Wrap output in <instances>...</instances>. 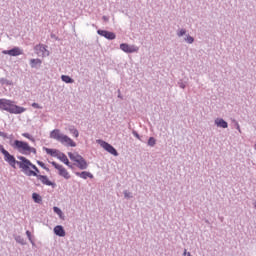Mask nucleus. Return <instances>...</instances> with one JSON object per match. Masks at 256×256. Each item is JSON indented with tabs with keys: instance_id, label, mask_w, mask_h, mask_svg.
<instances>
[{
	"instance_id": "15",
	"label": "nucleus",
	"mask_w": 256,
	"mask_h": 256,
	"mask_svg": "<svg viewBox=\"0 0 256 256\" xmlns=\"http://www.w3.org/2000/svg\"><path fill=\"white\" fill-rule=\"evenodd\" d=\"M215 125H217V127H221L222 129H227V127H229L227 122L221 118H217L215 120Z\"/></svg>"
},
{
	"instance_id": "14",
	"label": "nucleus",
	"mask_w": 256,
	"mask_h": 256,
	"mask_svg": "<svg viewBox=\"0 0 256 256\" xmlns=\"http://www.w3.org/2000/svg\"><path fill=\"white\" fill-rule=\"evenodd\" d=\"M54 233L55 235H57L58 237H65V229L63 228V226L61 225H57L54 228Z\"/></svg>"
},
{
	"instance_id": "3",
	"label": "nucleus",
	"mask_w": 256,
	"mask_h": 256,
	"mask_svg": "<svg viewBox=\"0 0 256 256\" xmlns=\"http://www.w3.org/2000/svg\"><path fill=\"white\" fill-rule=\"evenodd\" d=\"M18 159L19 162H17V165H19L24 175L27 177H33V175H37V173L33 171V169H35V165L31 163V160L27 159L25 156H18Z\"/></svg>"
},
{
	"instance_id": "33",
	"label": "nucleus",
	"mask_w": 256,
	"mask_h": 256,
	"mask_svg": "<svg viewBox=\"0 0 256 256\" xmlns=\"http://www.w3.org/2000/svg\"><path fill=\"white\" fill-rule=\"evenodd\" d=\"M129 195H130V194H129L128 191H125V192H124V196H125V197H129Z\"/></svg>"
},
{
	"instance_id": "18",
	"label": "nucleus",
	"mask_w": 256,
	"mask_h": 256,
	"mask_svg": "<svg viewBox=\"0 0 256 256\" xmlns=\"http://www.w3.org/2000/svg\"><path fill=\"white\" fill-rule=\"evenodd\" d=\"M76 163H77L78 169H82V170L87 169V161H85L84 157L80 158Z\"/></svg>"
},
{
	"instance_id": "8",
	"label": "nucleus",
	"mask_w": 256,
	"mask_h": 256,
	"mask_svg": "<svg viewBox=\"0 0 256 256\" xmlns=\"http://www.w3.org/2000/svg\"><path fill=\"white\" fill-rule=\"evenodd\" d=\"M3 55H10V57H19V55H22L23 52L19 47H15L11 50H3L2 51Z\"/></svg>"
},
{
	"instance_id": "11",
	"label": "nucleus",
	"mask_w": 256,
	"mask_h": 256,
	"mask_svg": "<svg viewBox=\"0 0 256 256\" xmlns=\"http://www.w3.org/2000/svg\"><path fill=\"white\" fill-rule=\"evenodd\" d=\"M35 50L38 51V55L39 53H41L42 57H49V52L47 51V46L43 45V44H39L35 47Z\"/></svg>"
},
{
	"instance_id": "26",
	"label": "nucleus",
	"mask_w": 256,
	"mask_h": 256,
	"mask_svg": "<svg viewBox=\"0 0 256 256\" xmlns=\"http://www.w3.org/2000/svg\"><path fill=\"white\" fill-rule=\"evenodd\" d=\"M148 145H150V147H153L155 145V138L150 137L148 140Z\"/></svg>"
},
{
	"instance_id": "19",
	"label": "nucleus",
	"mask_w": 256,
	"mask_h": 256,
	"mask_svg": "<svg viewBox=\"0 0 256 256\" xmlns=\"http://www.w3.org/2000/svg\"><path fill=\"white\" fill-rule=\"evenodd\" d=\"M76 175L77 177H81V179H87L88 177L90 179H93V174H91L90 172H77Z\"/></svg>"
},
{
	"instance_id": "23",
	"label": "nucleus",
	"mask_w": 256,
	"mask_h": 256,
	"mask_svg": "<svg viewBox=\"0 0 256 256\" xmlns=\"http://www.w3.org/2000/svg\"><path fill=\"white\" fill-rule=\"evenodd\" d=\"M61 79H62V81H64V83H73L74 82V80L71 77H69L68 75H62Z\"/></svg>"
},
{
	"instance_id": "31",
	"label": "nucleus",
	"mask_w": 256,
	"mask_h": 256,
	"mask_svg": "<svg viewBox=\"0 0 256 256\" xmlns=\"http://www.w3.org/2000/svg\"><path fill=\"white\" fill-rule=\"evenodd\" d=\"M32 107H34V109H41L38 103H33Z\"/></svg>"
},
{
	"instance_id": "13",
	"label": "nucleus",
	"mask_w": 256,
	"mask_h": 256,
	"mask_svg": "<svg viewBox=\"0 0 256 256\" xmlns=\"http://www.w3.org/2000/svg\"><path fill=\"white\" fill-rule=\"evenodd\" d=\"M38 181H41V183L43 185H47L48 187H53V182H51V180H49V177L45 176V175H40L38 176Z\"/></svg>"
},
{
	"instance_id": "29",
	"label": "nucleus",
	"mask_w": 256,
	"mask_h": 256,
	"mask_svg": "<svg viewBox=\"0 0 256 256\" xmlns=\"http://www.w3.org/2000/svg\"><path fill=\"white\" fill-rule=\"evenodd\" d=\"M186 31L185 29H181L179 32H178V37H183V35H185Z\"/></svg>"
},
{
	"instance_id": "24",
	"label": "nucleus",
	"mask_w": 256,
	"mask_h": 256,
	"mask_svg": "<svg viewBox=\"0 0 256 256\" xmlns=\"http://www.w3.org/2000/svg\"><path fill=\"white\" fill-rule=\"evenodd\" d=\"M54 213H57V215L60 217V219H63V211L59 209V207L55 206L53 208Z\"/></svg>"
},
{
	"instance_id": "10",
	"label": "nucleus",
	"mask_w": 256,
	"mask_h": 256,
	"mask_svg": "<svg viewBox=\"0 0 256 256\" xmlns=\"http://www.w3.org/2000/svg\"><path fill=\"white\" fill-rule=\"evenodd\" d=\"M97 33L98 35H101V37H105V39H109L110 41H113V39L116 37L115 33L107 30H98Z\"/></svg>"
},
{
	"instance_id": "16",
	"label": "nucleus",
	"mask_w": 256,
	"mask_h": 256,
	"mask_svg": "<svg viewBox=\"0 0 256 256\" xmlns=\"http://www.w3.org/2000/svg\"><path fill=\"white\" fill-rule=\"evenodd\" d=\"M44 151L47 153V155H50L51 157H59L60 152L57 149L44 148Z\"/></svg>"
},
{
	"instance_id": "25",
	"label": "nucleus",
	"mask_w": 256,
	"mask_h": 256,
	"mask_svg": "<svg viewBox=\"0 0 256 256\" xmlns=\"http://www.w3.org/2000/svg\"><path fill=\"white\" fill-rule=\"evenodd\" d=\"M32 171L34 172V173H36V175H32V177H39V176H41L39 173H40V171H39V168H37V166H35V168H33L32 169Z\"/></svg>"
},
{
	"instance_id": "5",
	"label": "nucleus",
	"mask_w": 256,
	"mask_h": 256,
	"mask_svg": "<svg viewBox=\"0 0 256 256\" xmlns=\"http://www.w3.org/2000/svg\"><path fill=\"white\" fill-rule=\"evenodd\" d=\"M0 153H2V155L4 156V160L6 161V163H8V165H10V167H13V169L17 168V163H19V161H17L15 159V156L11 155L9 153V151L5 150V148L3 146L0 145Z\"/></svg>"
},
{
	"instance_id": "28",
	"label": "nucleus",
	"mask_w": 256,
	"mask_h": 256,
	"mask_svg": "<svg viewBox=\"0 0 256 256\" xmlns=\"http://www.w3.org/2000/svg\"><path fill=\"white\" fill-rule=\"evenodd\" d=\"M22 136L26 139H30V141H33V138H31V135L29 133H23Z\"/></svg>"
},
{
	"instance_id": "32",
	"label": "nucleus",
	"mask_w": 256,
	"mask_h": 256,
	"mask_svg": "<svg viewBox=\"0 0 256 256\" xmlns=\"http://www.w3.org/2000/svg\"><path fill=\"white\" fill-rule=\"evenodd\" d=\"M0 137H7V134H5L4 132H0Z\"/></svg>"
},
{
	"instance_id": "30",
	"label": "nucleus",
	"mask_w": 256,
	"mask_h": 256,
	"mask_svg": "<svg viewBox=\"0 0 256 256\" xmlns=\"http://www.w3.org/2000/svg\"><path fill=\"white\" fill-rule=\"evenodd\" d=\"M186 41H187V43H193V41H195V39H193V37H191V36H187Z\"/></svg>"
},
{
	"instance_id": "21",
	"label": "nucleus",
	"mask_w": 256,
	"mask_h": 256,
	"mask_svg": "<svg viewBox=\"0 0 256 256\" xmlns=\"http://www.w3.org/2000/svg\"><path fill=\"white\" fill-rule=\"evenodd\" d=\"M32 198L35 203H41V201H43V199L41 198V195L37 193H33Z\"/></svg>"
},
{
	"instance_id": "9",
	"label": "nucleus",
	"mask_w": 256,
	"mask_h": 256,
	"mask_svg": "<svg viewBox=\"0 0 256 256\" xmlns=\"http://www.w3.org/2000/svg\"><path fill=\"white\" fill-rule=\"evenodd\" d=\"M120 49L124 51V53H137V51H139V48L125 43L120 45Z\"/></svg>"
},
{
	"instance_id": "27",
	"label": "nucleus",
	"mask_w": 256,
	"mask_h": 256,
	"mask_svg": "<svg viewBox=\"0 0 256 256\" xmlns=\"http://www.w3.org/2000/svg\"><path fill=\"white\" fill-rule=\"evenodd\" d=\"M38 165L40 167H42V169H45L46 171H49V168H47V166H45V163L41 162V161H37Z\"/></svg>"
},
{
	"instance_id": "2",
	"label": "nucleus",
	"mask_w": 256,
	"mask_h": 256,
	"mask_svg": "<svg viewBox=\"0 0 256 256\" xmlns=\"http://www.w3.org/2000/svg\"><path fill=\"white\" fill-rule=\"evenodd\" d=\"M50 138L59 141L65 147H77V143L73 141L69 136L61 133V130L55 129L50 133Z\"/></svg>"
},
{
	"instance_id": "7",
	"label": "nucleus",
	"mask_w": 256,
	"mask_h": 256,
	"mask_svg": "<svg viewBox=\"0 0 256 256\" xmlns=\"http://www.w3.org/2000/svg\"><path fill=\"white\" fill-rule=\"evenodd\" d=\"M99 144L102 147V149H104L105 151L110 153V155H114V157H117V155H119V153L117 152L115 147H113L111 144H109L103 140H99Z\"/></svg>"
},
{
	"instance_id": "20",
	"label": "nucleus",
	"mask_w": 256,
	"mask_h": 256,
	"mask_svg": "<svg viewBox=\"0 0 256 256\" xmlns=\"http://www.w3.org/2000/svg\"><path fill=\"white\" fill-rule=\"evenodd\" d=\"M69 132L71 133V135H73V137H75L77 139V137H79V130H77L75 127H70L69 128Z\"/></svg>"
},
{
	"instance_id": "12",
	"label": "nucleus",
	"mask_w": 256,
	"mask_h": 256,
	"mask_svg": "<svg viewBox=\"0 0 256 256\" xmlns=\"http://www.w3.org/2000/svg\"><path fill=\"white\" fill-rule=\"evenodd\" d=\"M57 159H59L62 163H64V165H67V167H69L70 169H73V166L69 162V158H67V155L60 152L58 154Z\"/></svg>"
},
{
	"instance_id": "4",
	"label": "nucleus",
	"mask_w": 256,
	"mask_h": 256,
	"mask_svg": "<svg viewBox=\"0 0 256 256\" xmlns=\"http://www.w3.org/2000/svg\"><path fill=\"white\" fill-rule=\"evenodd\" d=\"M10 145L22 155H31V153H37V150L31 147L29 143L23 142L21 140H15L14 142L10 143Z\"/></svg>"
},
{
	"instance_id": "6",
	"label": "nucleus",
	"mask_w": 256,
	"mask_h": 256,
	"mask_svg": "<svg viewBox=\"0 0 256 256\" xmlns=\"http://www.w3.org/2000/svg\"><path fill=\"white\" fill-rule=\"evenodd\" d=\"M52 165L57 169L58 175H60V177H63L64 179H71L69 171H67L63 165L57 164V162H52Z\"/></svg>"
},
{
	"instance_id": "35",
	"label": "nucleus",
	"mask_w": 256,
	"mask_h": 256,
	"mask_svg": "<svg viewBox=\"0 0 256 256\" xmlns=\"http://www.w3.org/2000/svg\"><path fill=\"white\" fill-rule=\"evenodd\" d=\"M103 19H104L105 21H107V18H106V17H103Z\"/></svg>"
},
{
	"instance_id": "34",
	"label": "nucleus",
	"mask_w": 256,
	"mask_h": 256,
	"mask_svg": "<svg viewBox=\"0 0 256 256\" xmlns=\"http://www.w3.org/2000/svg\"><path fill=\"white\" fill-rule=\"evenodd\" d=\"M26 234L28 235V237H31V232L30 231H26Z\"/></svg>"
},
{
	"instance_id": "22",
	"label": "nucleus",
	"mask_w": 256,
	"mask_h": 256,
	"mask_svg": "<svg viewBox=\"0 0 256 256\" xmlns=\"http://www.w3.org/2000/svg\"><path fill=\"white\" fill-rule=\"evenodd\" d=\"M43 62L41 61V59H31L30 60V65L31 67H35L36 65H41Z\"/></svg>"
},
{
	"instance_id": "1",
	"label": "nucleus",
	"mask_w": 256,
	"mask_h": 256,
	"mask_svg": "<svg viewBox=\"0 0 256 256\" xmlns=\"http://www.w3.org/2000/svg\"><path fill=\"white\" fill-rule=\"evenodd\" d=\"M0 110L7 111L11 115H21L27 111L26 108L16 105L15 101L5 98H0Z\"/></svg>"
},
{
	"instance_id": "17",
	"label": "nucleus",
	"mask_w": 256,
	"mask_h": 256,
	"mask_svg": "<svg viewBox=\"0 0 256 256\" xmlns=\"http://www.w3.org/2000/svg\"><path fill=\"white\" fill-rule=\"evenodd\" d=\"M68 157L71 159V161L77 163L83 156L79 155L78 153L69 152Z\"/></svg>"
}]
</instances>
